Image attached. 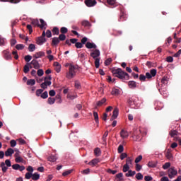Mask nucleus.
Instances as JSON below:
<instances>
[{"instance_id": "obj_1", "label": "nucleus", "mask_w": 181, "mask_h": 181, "mask_svg": "<svg viewBox=\"0 0 181 181\" xmlns=\"http://www.w3.org/2000/svg\"><path fill=\"white\" fill-rule=\"evenodd\" d=\"M111 71L115 77H117L120 80H129V75H128V73L122 71L120 68H112Z\"/></svg>"}, {"instance_id": "obj_2", "label": "nucleus", "mask_w": 181, "mask_h": 181, "mask_svg": "<svg viewBox=\"0 0 181 181\" xmlns=\"http://www.w3.org/2000/svg\"><path fill=\"white\" fill-rule=\"evenodd\" d=\"M77 71H78V66L70 64L69 66V72L66 73V78L71 80V78L76 77Z\"/></svg>"}, {"instance_id": "obj_3", "label": "nucleus", "mask_w": 181, "mask_h": 181, "mask_svg": "<svg viewBox=\"0 0 181 181\" xmlns=\"http://www.w3.org/2000/svg\"><path fill=\"white\" fill-rule=\"evenodd\" d=\"M168 177L170 179H173V177L177 175V170L175 169V167H173L168 169Z\"/></svg>"}, {"instance_id": "obj_4", "label": "nucleus", "mask_w": 181, "mask_h": 181, "mask_svg": "<svg viewBox=\"0 0 181 181\" xmlns=\"http://www.w3.org/2000/svg\"><path fill=\"white\" fill-rule=\"evenodd\" d=\"M100 50L95 49L93 52H90V57H93V59H99L98 57H100Z\"/></svg>"}, {"instance_id": "obj_5", "label": "nucleus", "mask_w": 181, "mask_h": 181, "mask_svg": "<svg viewBox=\"0 0 181 181\" xmlns=\"http://www.w3.org/2000/svg\"><path fill=\"white\" fill-rule=\"evenodd\" d=\"M85 4L89 8L91 6H95L97 5V1L95 0H85Z\"/></svg>"}, {"instance_id": "obj_6", "label": "nucleus", "mask_w": 181, "mask_h": 181, "mask_svg": "<svg viewBox=\"0 0 181 181\" xmlns=\"http://www.w3.org/2000/svg\"><path fill=\"white\" fill-rule=\"evenodd\" d=\"M3 54L6 60H12V55H11V52H9V50L6 49L3 51Z\"/></svg>"}, {"instance_id": "obj_7", "label": "nucleus", "mask_w": 181, "mask_h": 181, "mask_svg": "<svg viewBox=\"0 0 181 181\" xmlns=\"http://www.w3.org/2000/svg\"><path fill=\"white\" fill-rule=\"evenodd\" d=\"M46 42H47V40L45 37H38L36 39V43L39 46H42V45H43V43H46Z\"/></svg>"}, {"instance_id": "obj_8", "label": "nucleus", "mask_w": 181, "mask_h": 181, "mask_svg": "<svg viewBox=\"0 0 181 181\" xmlns=\"http://www.w3.org/2000/svg\"><path fill=\"white\" fill-rule=\"evenodd\" d=\"M28 64H33L34 69L36 70H38V69H40V65H39V62L36 59H33L30 63H28Z\"/></svg>"}, {"instance_id": "obj_9", "label": "nucleus", "mask_w": 181, "mask_h": 181, "mask_svg": "<svg viewBox=\"0 0 181 181\" xmlns=\"http://www.w3.org/2000/svg\"><path fill=\"white\" fill-rule=\"evenodd\" d=\"M119 112V110H118V107H115L113 110V115L110 118V121H114V119H115L118 117Z\"/></svg>"}, {"instance_id": "obj_10", "label": "nucleus", "mask_w": 181, "mask_h": 181, "mask_svg": "<svg viewBox=\"0 0 181 181\" xmlns=\"http://www.w3.org/2000/svg\"><path fill=\"white\" fill-rule=\"evenodd\" d=\"M47 86H52V81H45L44 83L40 84V87L41 88H43V90H46V88H47Z\"/></svg>"}, {"instance_id": "obj_11", "label": "nucleus", "mask_w": 181, "mask_h": 181, "mask_svg": "<svg viewBox=\"0 0 181 181\" xmlns=\"http://www.w3.org/2000/svg\"><path fill=\"white\" fill-rule=\"evenodd\" d=\"M86 47V49H97V45L94 42H87Z\"/></svg>"}, {"instance_id": "obj_12", "label": "nucleus", "mask_w": 181, "mask_h": 181, "mask_svg": "<svg viewBox=\"0 0 181 181\" xmlns=\"http://www.w3.org/2000/svg\"><path fill=\"white\" fill-rule=\"evenodd\" d=\"M128 86L129 88H132V90H135L137 87L136 83L134 81H129L128 82Z\"/></svg>"}, {"instance_id": "obj_13", "label": "nucleus", "mask_w": 181, "mask_h": 181, "mask_svg": "<svg viewBox=\"0 0 181 181\" xmlns=\"http://www.w3.org/2000/svg\"><path fill=\"white\" fill-rule=\"evenodd\" d=\"M15 153V151L12 148H8L7 151H5V156H12Z\"/></svg>"}, {"instance_id": "obj_14", "label": "nucleus", "mask_w": 181, "mask_h": 181, "mask_svg": "<svg viewBox=\"0 0 181 181\" xmlns=\"http://www.w3.org/2000/svg\"><path fill=\"white\" fill-rule=\"evenodd\" d=\"M45 52L40 51V52H36L34 54L33 57H35V59H40V57H45Z\"/></svg>"}, {"instance_id": "obj_15", "label": "nucleus", "mask_w": 181, "mask_h": 181, "mask_svg": "<svg viewBox=\"0 0 181 181\" xmlns=\"http://www.w3.org/2000/svg\"><path fill=\"white\" fill-rule=\"evenodd\" d=\"M60 43V40L59 39V37H55L52 38V46H57V45H59Z\"/></svg>"}, {"instance_id": "obj_16", "label": "nucleus", "mask_w": 181, "mask_h": 181, "mask_svg": "<svg viewBox=\"0 0 181 181\" xmlns=\"http://www.w3.org/2000/svg\"><path fill=\"white\" fill-rule=\"evenodd\" d=\"M54 66L55 67V71H57V73H60L62 70V65H60L59 62H54Z\"/></svg>"}, {"instance_id": "obj_17", "label": "nucleus", "mask_w": 181, "mask_h": 181, "mask_svg": "<svg viewBox=\"0 0 181 181\" xmlns=\"http://www.w3.org/2000/svg\"><path fill=\"white\" fill-rule=\"evenodd\" d=\"M120 136L123 139L128 138V132L124 129H122L120 132Z\"/></svg>"}, {"instance_id": "obj_18", "label": "nucleus", "mask_w": 181, "mask_h": 181, "mask_svg": "<svg viewBox=\"0 0 181 181\" xmlns=\"http://www.w3.org/2000/svg\"><path fill=\"white\" fill-rule=\"evenodd\" d=\"M99 163L100 160L98 158H94L88 163V165H90V166H95V165Z\"/></svg>"}, {"instance_id": "obj_19", "label": "nucleus", "mask_w": 181, "mask_h": 181, "mask_svg": "<svg viewBox=\"0 0 181 181\" xmlns=\"http://www.w3.org/2000/svg\"><path fill=\"white\" fill-rule=\"evenodd\" d=\"M106 102L107 99L105 98H103L101 100L98 101L96 105L97 107H102V105H104Z\"/></svg>"}, {"instance_id": "obj_20", "label": "nucleus", "mask_w": 181, "mask_h": 181, "mask_svg": "<svg viewBox=\"0 0 181 181\" xmlns=\"http://www.w3.org/2000/svg\"><path fill=\"white\" fill-rule=\"evenodd\" d=\"M136 172L132 171V170H129L127 173L125 174L126 177H132L135 176Z\"/></svg>"}, {"instance_id": "obj_21", "label": "nucleus", "mask_w": 181, "mask_h": 181, "mask_svg": "<svg viewBox=\"0 0 181 181\" xmlns=\"http://www.w3.org/2000/svg\"><path fill=\"white\" fill-rule=\"evenodd\" d=\"M112 95H118L119 94V89L113 88L111 91Z\"/></svg>"}, {"instance_id": "obj_22", "label": "nucleus", "mask_w": 181, "mask_h": 181, "mask_svg": "<svg viewBox=\"0 0 181 181\" xmlns=\"http://www.w3.org/2000/svg\"><path fill=\"white\" fill-rule=\"evenodd\" d=\"M47 160H49V162H56V160H57V157L52 155L47 158Z\"/></svg>"}, {"instance_id": "obj_23", "label": "nucleus", "mask_w": 181, "mask_h": 181, "mask_svg": "<svg viewBox=\"0 0 181 181\" xmlns=\"http://www.w3.org/2000/svg\"><path fill=\"white\" fill-rule=\"evenodd\" d=\"M39 179H40V175H39L37 173H35L34 174H33V180H39Z\"/></svg>"}, {"instance_id": "obj_24", "label": "nucleus", "mask_w": 181, "mask_h": 181, "mask_svg": "<svg viewBox=\"0 0 181 181\" xmlns=\"http://www.w3.org/2000/svg\"><path fill=\"white\" fill-rule=\"evenodd\" d=\"M36 84V81L35 79H28L27 81V86H35Z\"/></svg>"}, {"instance_id": "obj_25", "label": "nucleus", "mask_w": 181, "mask_h": 181, "mask_svg": "<svg viewBox=\"0 0 181 181\" xmlns=\"http://www.w3.org/2000/svg\"><path fill=\"white\" fill-rule=\"evenodd\" d=\"M107 136H108V132H105L102 137L103 144H107Z\"/></svg>"}, {"instance_id": "obj_26", "label": "nucleus", "mask_w": 181, "mask_h": 181, "mask_svg": "<svg viewBox=\"0 0 181 181\" xmlns=\"http://www.w3.org/2000/svg\"><path fill=\"white\" fill-rule=\"evenodd\" d=\"M29 52H35L36 50V46L34 44H30L28 46Z\"/></svg>"}, {"instance_id": "obj_27", "label": "nucleus", "mask_w": 181, "mask_h": 181, "mask_svg": "<svg viewBox=\"0 0 181 181\" xmlns=\"http://www.w3.org/2000/svg\"><path fill=\"white\" fill-rule=\"evenodd\" d=\"M52 33L54 35H59L60 33V31L59 30V28L57 27H54L53 29H52Z\"/></svg>"}, {"instance_id": "obj_28", "label": "nucleus", "mask_w": 181, "mask_h": 181, "mask_svg": "<svg viewBox=\"0 0 181 181\" xmlns=\"http://www.w3.org/2000/svg\"><path fill=\"white\" fill-rule=\"evenodd\" d=\"M0 167L2 168V172L5 173L8 170V167L5 166V163L2 162L0 165Z\"/></svg>"}, {"instance_id": "obj_29", "label": "nucleus", "mask_w": 181, "mask_h": 181, "mask_svg": "<svg viewBox=\"0 0 181 181\" xmlns=\"http://www.w3.org/2000/svg\"><path fill=\"white\" fill-rule=\"evenodd\" d=\"M168 81H169V78H168V76H164L161 79V83L162 84H164V86H166V84H168Z\"/></svg>"}, {"instance_id": "obj_30", "label": "nucleus", "mask_w": 181, "mask_h": 181, "mask_svg": "<svg viewBox=\"0 0 181 181\" xmlns=\"http://www.w3.org/2000/svg\"><path fill=\"white\" fill-rule=\"evenodd\" d=\"M156 162L155 161H149L148 163V168H156Z\"/></svg>"}, {"instance_id": "obj_31", "label": "nucleus", "mask_w": 181, "mask_h": 181, "mask_svg": "<svg viewBox=\"0 0 181 181\" xmlns=\"http://www.w3.org/2000/svg\"><path fill=\"white\" fill-rule=\"evenodd\" d=\"M146 66H147V67H148V69H151V67H155V63H153L151 61H148L146 63Z\"/></svg>"}, {"instance_id": "obj_32", "label": "nucleus", "mask_w": 181, "mask_h": 181, "mask_svg": "<svg viewBox=\"0 0 181 181\" xmlns=\"http://www.w3.org/2000/svg\"><path fill=\"white\" fill-rule=\"evenodd\" d=\"M94 153L95 156H100V155H101V150L100 148H95Z\"/></svg>"}, {"instance_id": "obj_33", "label": "nucleus", "mask_w": 181, "mask_h": 181, "mask_svg": "<svg viewBox=\"0 0 181 181\" xmlns=\"http://www.w3.org/2000/svg\"><path fill=\"white\" fill-rule=\"evenodd\" d=\"M93 117L96 124H99L98 113L97 112H93Z\"/></svg>"}, {"instance_id": "obj_34", "label": "nucleus", "mask_w": 181, "mask_h": 181, "mask_svg": "<svg viewBox=\"0 0 181 181\" xmlns=\"http://www.w3.org/2000/svg\"><path fill=\"white\" fill-rule=\"evenodd\" d=\"M169 134H170V136L172 138H173V137L176 136V135H177L178 132L176 130H171Z\"/></svg>"}, {"instance_id": "obj_35", "label": "nucleus", "mask_w": 181, "mask_h": 181, "mask_svg": "<svg viewBox=\"0 0 181 181\" xmlns=\"http://www.w3.org/2000/svg\"><path fill=\"white\" fill-rule=\"evenodd\" d=\"M55 101H56V99H54L53 98H49L47 100V103L50 105H53V104L55 103Z\"/></svg>"}, {"instance_id": "obj_36", "label": "nucleus", "mask_w": 181, "mask_h": 181, "mask_svg": "<svg viewBox=\"0 0 181 181\" xmlns=\"http://www.w3.org/2000/svg\"><path fill=\"white\" fill-rule=\"evenodd\" d=\"M16 49L17 50H23V49H25V46L23 44H18L16 45Z\"/></svg>"}, {"instance_id": "obj_37", "label": "nucleus", "mask_w": 181, "mask_h": 181, "mask_svg": "<svg viewBox=\"0 0 181 181\" xmlns=\"http://www.w3.org/2000/svg\"><path fill=\"white\" fill-rule=\"evenodd\" d=\"M60 32L62 34L64 35L69 32V30L66 27H62L60 29Z\"/></svg>"}, {"instance_id": "obj_38", "label": "nucleus", "mask_w": 181, "mask_h": 181, "mask_svg": "<svg viewBox=\"0 0 181 181\" xmlns=\"http://www.w3.org/2000/svg\"><path fill=\"white\" fill-rule=\"evenodd\" d=\"M136 179H137V180H142V179H144V175L142 173H139L136 175Z\"/></svg>"}, {"instance_id": "obj_39", "label": "nucleus", "mask_w": 181, "mask_h": 181, "mask_svg": "<svg viewBox=\"0 0 181 181\" xmlns=\"http://www.w3.org/2000/svg\"><path fill=\"white\" fill-rule=\"evenodd\" d=\"M124 176V174L122 173H118L116 175L117 179H119V181L124 180V178H122Z\"/></svg>"}, {"instance_id": "obj_40", "label": "nucleus", "mask_w": 181, "mask_h": 181, "mask_svg": "<svg viewBox=\"0 0 181 181\" xmlns=\"http://www.w3.org/2000/svg\"><path fill=\"white\" fill-rule=\"evenodd\" d=\"M41 98H43V100H46L47 97H49V94L47 93V91H45L43 93L40 95Z\"/></svg>"}, {"instance_id": "obj_41", "label": "nucleus", "mask_w": 181, "mask_h": 181, "mask_svg": "<svg viewBox=\"0 0 181 181\" xmlns=\"http://www.w3.org/2000/svg\"><path fill=\"white\" fill-rule=\"evenodd\" d=\"M129 165H128L127 164H124V166H123V170L122 171L125 173L128 171H129Z\"/></svg>"}, {"instance_id": "obj_42", "label": "nucleus", "mask_w": 181, "mask_h": 181, "mask_svg": "<svg viewBox=\"0 0 181 181\" xmlns=\"http://www.w3.org/2000/svg\"><path fill=\"white\" fill-rule=\"evenodd\" d=\"M29 66H30L29 64H27L24 66L23 71L25 74L29 73Z\"/></svg>"}, {"instance_id": "obj_43", "label": "nucleus", "mask_w": 181, "mask_h": 181, "mask_svg": "<svg viewBox=\"0 0 181 181\" xmlns=\"http://www.w3.org/2000/svg\"><path fill=\"white\" fill-rule=\"evenodd\" d=\"M40 22L41 23V25H40V29H43L45 26H46V22H45L43 19H40Z\"/></svg>"}, {"instance_id": "obj_44", "label": "nucleus", "mask_w": 181, "mask_h": 181, "mask_svg": "<svg viewBox=\"0 0 181 181\" xmlns=\"http://www.w3.org/2000/svg\"><path fill=\"white\" fill-rule=\"evenodd\" d=\"M95 67L98 69L100 67V58L95 59Z\"/></svg>"}, {"instance_id": "obj_45", "label": "nucleus", "mask_w": 181, "mask_h": 181, "mask_svg": "<svg viewBox=\"0 0 181 181\" xmlns=\"http://www.w3.org/2000/svg\"><path fill=\"white\" fill-rule=\"evenodd\" d=\"M32 25H34V26H38L40 28V24H39V21L38 20H33L31 21Z\"/></svg>"}, {"instance_id": "obj_46", "label": "nucleus", "mask_w": 181, "mask_h": 181, "mask_svg": "<svg viewBox=\"0 0 181 181\" xmlns=\"http://www.w3.org/2000/svg\"><path fill=\"white\" fill-rule=\"evenodd\" d=\"M81 25H82V26H86V27H88V26H90V23L88 22V21H83L82 22H81Z\"/></svg>"}, {"instance_id": "obj_47", "label": "nucleus", "mask_w": 181, "mask_h": 181, "mask_svg": "<svg viewBox=\"0 0 181 181\" xmlns=\"http://www.w3.org/2000/svg\"><path fill=\"white\" fill-rule=\"evenodd\" d=\"M55 101H57V103L58 104H61L62 103V97L60 96V95L57 94L54 98ZM57 100H59V101H57Z\"/></svg>"}, {"instance_id": "obj_48", "label": "nucleus", "mask_w": 181, "mask_h": 181, "mask_svg": "<svg viewBox=\"0 0 181 181\" xmlns=\"http://www.w3.org/2000/svg\"><path fill=\"white\" fill-rule=\"evenodd\" d=\"M16 163H23V158L22 157H17L15 158Z\"/></svg>"}, {"instance_id": "obj_49", "label": "nucleus", "mask_w": 181, "mask_h": 181, "mask_svg": "<svg viewBox=\"0 0 181 181\" xmlns=\"http://www.w3.org/2000/svg\"><path fill=\"white\" fill-rule=\"evenodd\" d=\"M37 74L39 77H42L45 74V72L43 71V69H38L37 71Z\"/></svg>"}, {"instance_id": "obj_50", "label": "nucleus", "mask_w": 181, "mask_h": 181, "mask_svg": "<svg viewBox=\"0 0 181 181\" xmlns=\"http://www.w3.org/2000/svg\"><path fill=\"white\" fill-rule=\"evenodd\" d=\"M75 88H76V90H80V88H81V84H80V82H78V81H75Z\"/></svg>"}, {"instance_id": "obj_51", "label": "nucleus", "mask_w": 181, "mask_h": 181, "mask_svg": "<svg viewBox=\"0 0 181 181\" xmlns=\"http://www.w3.org/2000/svg\"><path fill=\"white\" fill-rule=\"evenodd\" d=\"M118 153H122L124 152V146L120 144L117 148Z\"/></svg>"}, {"instance_id": "obj_52", "label": "nucleus", "mask_w": 181, "mask_h": 181, "mask_svg": "<svg viewBox=\"0 0 181 181\" xmlns=\"http://www.w3.org/2000/svg\"><path fill=\"white\" fill-rule=\"evenodd\" d=\"M58 39L59 40V42H60V40H62V41L66 40V35H64V34H60V35H59Z\"/></svg>"}, {"instance_id": "obj_53", "label": "nucleus", "mask_w": 181, "mask_h": 181, "mask_svg": "<svg viewBox=\"0 0 181 181\" xmlns=\"http://www.w3.org/2000/svg\"><path fill=\"white\" fill-rule=\"evenodd\" d=\"M24 59L25 60V62H27V63H29V62H30L32 60V56L30 55H26L24 57Z\"/></svg>"}, {"instance_id": "obj_54", "label": "nucleus", "mask_w": 181, "mask_h": 181, "mask_svg": "<svg viewBox=\"0 0 181 181\" xmlns=\"http://www.w3.org/2000/svg\"><path fill=\"white\" fill-rule=\"evenodd\" d=\"M42 93H43V89H37L36 90L37 97H40V95H42Z\"/></svg>"}, {"instance_id": "obj_55", "label": "nucleus", "mask_w": 181, "mask_h": 181, "mask_svg": "<svg viewBox=\"0 0 181 181\" xmlns=\"http://www.w3.org/2000/svg\"><path fill=\"white\" fill-rule=\"evenodd\" d=\"M75 47H76V49H82L83 44L81 42H76Z\"/></svg>"}, {"instance_id": "obj_56", "label": "nucleus", "mask_w": 181, "mask_h": 181, "mask_svg": "<svg viewBox=\"0 0 181 181\" xmlns=\"http://www.w3.org/2000/svg\"><path fill=\"white\" fill-rule=\"evenodd\" d=\"M156 73H157L156 69H151L150 71V74L151 75L152 77H155V76H156Z\"/></svg>"}, {"instance_id": "obj_57", "label": "nucleus", "mask_w": 181, "mask_h": 181, "mask_svg": "<svg viewBox=\"0 0 181 181\" xmlns=\"http://www.w3.org/2000/svg\"><path fill=\"white\" fill-rule=\"evenodd\" d=\"M71 172H73V170H69L65 171L62 173V176H69V175H70V173H71Z\"/></svg>"}, {"instance_id": "obj_58", "label": "nucleus", "mask_w": 181, "mask_h": 181, "mask_svg": "<svg viewBox=\"0 0 181 181\" xmlns=\"http://www.w3.org/2000/svg\"><path fill=\"white\" fill-rule=\"evenodd\" d=\"M168 168H170V163H165L163 165V169H168Z\"/></svg>"}, {"instance_id": "obj_59", "label": "nucleus", "mask_w": 181, "mask_h": 181, "mask_svg": "<svg viewBox=\"0 0 181 181\" xmlns=\"http://www.w3.org/2000/svg\"><path fill=\"white\" fill-rule=\"evenodd\" d=\"M139 80L140 81H145V80H146V76L144 74H140Z\"/></svg>"}, {"instance_id": "obj_60", "label": "nucleus", "mask_w": 181, "mask_h": 181, "mask_svg": "<svg viewBox=\"0 0 181 181\" xmlns=\"http://www.w3.org/2000/svg\"><path fill=\"white\" fill-rule=\"evenodd\" d=\"M144 180L145 181H152V180H153V178L149 175H146L144 177Z\"/></svg>"}, {"instance_id": "obj_61", "label": "nucleus", "mask_w": 181, "mask_h": 181, "mask_svg": "<svg viewBox=\"0 0 181 181\" xmlns=\"http://www.w3.org/2000/svg\"><path fill=\"white\" fill-rule=\"evenodd\" d=\"M142 160V156H139L136 159H135V163H139L140 161Z\"/></svg>"}, {"instance_id": "obj_62", "label": "nucleus", "mask_w": 181, "mask_h": 181, "mask_svg": "<svg viewBox=\"0 0 181 181\" xmlns=\"http://www.w3.org/2000/svg\"><path fill=\"white\" fill-rule=\"evenodd\" d=\"M127 156H128V155L126 153H122L120 155V159L121 160H124L125 159V158H127Z\"/></svg>"}, {"instance_id": "obj_63", "label": "nucleus", "mask_w": 181, "mask_h": 181, "mask_svg": "<svg viewBox=\"0 0 181 181\" xmlns=\"http://www.w3.org/2000/svg\"><path fill=\"white\" fill-rule=\"evenodd\" d=\"M33 174L32 173H27L25 175V177L28 180L32 178Z\"/></svg>"}, {"instance_id": "obj_64", "label": "nucleus", "mask_w": 181, "mask_h": 181, "mask_svg": "<svg viewBox=\"0 0 181 181\" xmlns=\"http://www.w3.org/2000/svg\"><path fill=\"white\" fill-rule=\"evenodd\" d=\"M170 43H172V37H168L165 42V45H167V46H169V45H170Z\"/></svg>"}]
</instances>
